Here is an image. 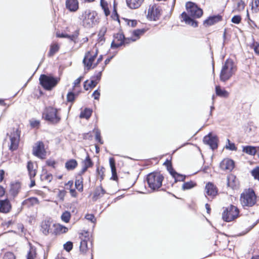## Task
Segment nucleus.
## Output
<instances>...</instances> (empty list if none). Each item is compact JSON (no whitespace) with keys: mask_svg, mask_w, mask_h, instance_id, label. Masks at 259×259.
I'll return each instance as SVG.
<instances>
[{"mask_svg":"<svg viewBox=\"0 0 259 259\" xmlns=\"http://www.w3.org/2000/svg\"><path fill=\"white\" fill-rule=\"evenodd\" d=\"M220 167L223 170H232L234 167V161L229 159H224L220 163Z\"/></svg>","mask_w":259,"mask_h":259,"instance_id":"15","label":"nucleus"},{"mask_svg":"<svg viewBox=\"0 0 259 259\" xmlns=\"http://www.w3.org/2000/svg\"><path fill=\"white\" fill-rule=\"evenodd\" d=\"M164 164L167 166V169L169 170V169L170 170V166H171V163L169 161L167 160L164 163Z\"/></svg>","mask_w":259,"mask_h":259,"instance_id":"63","label":"nucleus"},{"mask_svg":"<svg viewBox=\"0 0 259 259\" xmlns=\"http://www.w3.org/2000/svg\"><path fill=\"white\" fill-rule=\"evenodd\" d=\"M236 70L234 62L231 59H227L222 66L220 75V80L226 82L235 74Z\"/></svg>","mask_w":259,"mask_h":259,"instance_id":"2","label":"nucleus"},{"mask_svg":"<svg viewBox=\"0 0 259 259\" xmlns=\"http://www.w3.org/2000/svg\"><path fill=\"white\" fill-rule=\"evenodd\" d=\"M251 174L255 179L259 181V166H256L253 168L251 170Z\"/></svg>","mask_w":259,"mask_h":259,"instance_id":"43","label":"nucleus"},{"mask_svg":"<svg viewBox=\"0 0 259 259\" xmlns=\"http://www.w3.org/2000/svg\"><path fill=\"white\" fill-rule=\"evenodd\" d=\"M73 244L71 242H67L64 245V248L67 251H70L72 249Z\"/></svg>","mask_w":259,"mask_h":259,"instance_id":"50","label":"nucleus"},{"mask_svg":"<svg viewBox=\"0 0 259 259\" xmlns=\"http://www.w3.org/2000/svg\"><path fill=\"white\" fill-rule=\"evenodd\" d=\"M163 177L159 172H152L147 177L149 187L152 190L159 189L162 185Z\"/></svg>","mask_w":259,"mask_h":259,"instance_id":"5","label":"nucleus"},{"mask_svg":"<svg viewBox=\"0 0 259 259\" xmlns=\"http://www.w3.org/2000/svg\"><path fill=\"white\" fill-rule=\"evenodd\" d=\"M97 53L98 50L95 48L92 51H89L85 54L83 60V63L87 70L93 68V63L97 57Z\"/></svg>","mask_w":259,"mask_h":259,"instance_id":"9","label":"nucleus"},{"mask_svg":"<svg viewBox=\"0 0 259 259\" xmlns=\"http://www.w3.org/2000/svg\"><path fill=\"white\" fill-rule=\"evenodd\" d=\"M227 185L232 189H235L238 187V181L234 175L230 174L228 176Z\"/></svg>","mask_w":259,"mask_h":259,"instance_id":"17","label":"nucleus"},{"mask_svg":"<svg viewBox=\"0 0 259 259\" xmlns=\"http://www.w3.org/2000/svg\"><path fill=\"white\" fill-rule=\"evenodd\" d=\"M145 32L144 29H137L133 32V37L131 38L132 41H135L139 38L140 36Z\"/></svg>","mask_w":259,"mask_h":259,"instance_id":"33","label":"nucleus"},{"mask_svg":"<svg viewBox=\"0 0 259 259\" xmlns=\"http://www.w3.org/2000/svg\"><path fill=\"white\" fill-rule=\"evenodd\" d=\"M47 163L48 165L51 166H54L55 164H56V162L55 161L53 160H48L47 161Z\"/></svg>","mask_w":259,"mask_h":259,"instance_id":"64","label":"nucleus"},{"mask_svg":"<svg viewBox=\"0 0 259 259\" xmlns=\"http://www.w3.org/2000/svg\"><path fill=\"white\" fill-rule=\"evenodd\" d=\"M11 145L10 149L13 151L16 150L18 146L20 138V132L18 130L14 132L10 136Z\"/></svg>","mask_w":259,"mask_h":259,"instance_id":"12","label":"nucleus"},{"mask_svg":"<svg viewBox=\"0 0 259 259\" xmlns=\"http://www.w3.org/2000/svg\"><path fill=\"white\" fill-rule=\"evenodd\" d=\"M82 78H83L82 77L80 76V77H78V78H77L74 81V82L73 83V84H74L73 87L74 88L77 87L80 84V81L82 80Z\"/></svg>","mask_w":259,"mask_h":259,"instance_id":"59","label":"nucleus"},{"mask_svg":"<svg viewBox=\"0 0 259 259\" xmlns=\"http://www.w3.org/2000/svg\"><path fill=\"white\" fill-rule=\"evenodd\" d=\"M206 194L209 196H215L217 193L215 187L210 183H208L205 186Z\"/></svg>","mask_w":259,"mask_h":259,"instance_id":"23","label":"nucleus"},{"mask_svg":"<svg viewBox=\"0 0 259 259\" xmlns=\"http://www.w3.org/2000/svg\"><path fill=\"white\" fill-rule=\"evenodd\" d=\"M222 19V17L219 15L210 16L203 22V25L206 27L209 26L221 21Z\"/></svg>","mask_w":259,"mask_h":259,"instance_id":"14","label":"nucleus"},{"mask_svg":"<svg viewBox=\"0 0 259 259\" xmlns=\"http://www.w3.org/2000/svg\"><path fill=\"white\" fill-rule=\"evenodd\" d=\"M39 81L40 84L45 89L51 90L56 86L58 80L53 76L42 74L40 76Z\"/></svg>","mask_w":259,"mask_h":259,"instance_id":"8","label":"nucleus"},{"mask_svg":"<svg viewBox=\"0 0 259 259\" xmlns=\"http://www.w3.org/2000/svg\"><path fill=\"white\" fill-rule=\"evenodd\" d=\"M52 223L49 220H45L41 223V231L44 234L47 235L50 233Z\"/></svg>","mask_w":259,"mask_h":259,"instance_id":"20","label":"nucleus"},{"mask_svg":"<svg viewBox=\"0 0 259 259\" xmlns=\"http://www.w3.org/2000/svg\"><path fill=\"white\" fill-rule=\"evenodd\" d=\"M196 186V183L193 181H190L184 183L182 185V189L183 190H186L190 189Z\"/></svg>","mask_w":259,"mask_h":259,"instance_id":"37","label":"nucleus"},{"mask_svg":"<svg viewBox=\"0 0 259 259\" xmlns=\"http://www.w3.org/2000/svg\"><path fill=\"white\" fill-rule=\"evenodd\" d=\"M109 163L112 172V178L111 179L113 180H117V176L116 174V170L115 167V162L114 159L112 157L109 158Z\"/></svg>","mask_w":259,"mask_h":259,"instance_id":"26","label":"nucleus"},{"mask_svg":"<svg viewBox=\"0 0 259 259\" xmlns=\"http://www.w3.org/2000/svg\"><path fill=\"white\" fill-rule=\"evenodd\" d=\"M98 83V80H96L92 78L91 81L89 82L88 86L90 88V89H93L96 86Z\"/></svg>","mask_w":259,"mask_h":259,"instance_id":"53","label":"nucleus"},{"mask_svg":"<svg viewBox=\"0 0 259 259\" xmlns=\"http://www.w3.org/2000/svg\"><path fill=\"white\" fill-rule=\"evenodd\" d=\"M251 47L254 50V52L259 55V43L257 42H254L251 45Z\"/></svg>","mask_w":259,"mask_h":259,"instance_id":"46","label":"nucleus"},{"mask_svg":"<svg viewBox=\"0 0 259 259\" xmlns=\"http://www.w3.org/2000/svg\"><path fill=\"white\" fill-rule=\"evenodd\" d=\"M143 1L144 0H126L127 6L133 9L140 7Z\"/></svg>","mask_w":259,"mask_h":259,"instance_id":"22","label":"nucleus"},{"mask_svg":"<svg viewBox=\"0 0 259 259\" xmlns=\"http://www.w3.org/2000/svg\"><path fill=\"white\" fill-rule=\"evenodd\" d=\"M3 259H15V256L12 252H8L5 254Z\"/></svg>","mask_w":259,"mask_h":259,"instance_id":"51","label":"nucleus"},{"mask_svg":"<svg viewBox=\"0 0 259 259\" xmlns=\"http://www.w3.org/2000/svg\"><path fill=\"white\" fill-rule=\"evenodd\" d=\"M97 171L98 175L100 177V180L102 181L104 179V168L103 167H101L100 169L98 168Z\"/></svg>","mask_w":259,"mask_h":259,"instance_id":"52","label":"nucleus"},{"mask_svg":"<svg viewBox=\"0 0 259 259\" xmlns=\"http://www.w3.org/2000/svg\"><path fill=\"white\" fill-rule=\"evenodd\" d=\"M96 140L101 144H102L103 143L101 138L100 133L98 131H97L96 132Z\"/></svg>","mask_w":259,"mask_h":259,"instance_id":"55","label":"nucleus"},{"mask_svg":"<svg viewBox=\"0 0 259 259\" xmlns=\"http://www.w3.org/2000/svg\"><path fill=\"white\" fill-rule=\"evenodd\" d=\"M159 16L160 11L156 7L152 6L148 9L147 16L151 20H156Z\"/></svg>","mask_w":259,"mask_h":259,"instance_id":"16","label":"nucleus"},{"mask_svg":"<svg viewBox=\"0 0 259 259\" xmlns=\"http://www.w3.org/2000/svg\"><path fill=\"white\" fill-rule=\"evenodd\" d=\"M75 186L76 188L79 191H82L83 190V184H82V179L80 178V179L76 180L75 182Z\"/></svg>","mask_w":259,"mask_h":259,"instance_id":"39","label":"nucleus"},{"mask_svg":"<svg viewBox=\"0 0 259 259\" xmlns=\"http://www.w3.org/2000/svg\"><path fill=\"white\" fill-rule=\"evenodd\" d=\"M42 117L51 123L54 124L59 122L61 120L58 110L51 106L46 108L42 114Z\"/></svg>","mask_w":259,"mask_h":259,"instance_id":"4","label":"nucleus"},{"mask_svg":"<svg viewBox=\"0 0 259 259\" xmlns=\"http://www.w3.org/2000/svg\"><path fill=\"white\" fill-rule=\"evenodd\" d=\"M101 5L102 6L103 8H104V12H105V15L106 16L108 15L109 14V11L108 10V9H107L105 8V6L103 4L102 0H101Z\"/></svg>","mask_w":259,"mask_h":259,"instance_id":"62","label":"nucleus"},{"mask_svg":"<svg viewBox=\"0 0 259 259\" xmlns=\"http://www.w3.org/2000/svg\"><path fill=\"white\" fill-rule=\"evenodd\" d=\"M66 7L71 12H75L78 9L77 0H66Z\"/></svg>","mask_w":259,"mask_h":259,"instance_id":"19","label":"nucleus"},{"mask_svg":"<svg viewBox=\"0 0 259 259\" xmlns=\"http://www.w3.org/2000/svg\"><path fill=\"white\" fill-rule=\"evenodd\" d=\"M77 166V162L75 159H70L65 163V167L68 170H73Z\"/></svg>","mask_w":259,"mask_h":259,"instance_id":"31","label":"nucleus"},{"mask_svg":"<svg viewBox=\"0 0 259 259\" xmlns=\"http://www.w3.org/2000/svg\"><path fill=\"white\" fill-rule=\"evenodd\" d=\"M59 46L58 44H55L51 46L50 50L49 53V56H53L56 52L59 51Z\"/></svg>","mask_w":259,"mask_h":259,"instance_id":"36","label":"nucleus"},{"mask_svg":"<svg viewBox=\"0 0 259 259\" xmlns=\"http://www.w3.org/2000/svg\"><path fill=\"white\" fill-rule=\"evenodd\" d=\"M82 163L83 167L81 171L82 174L84 173L88 168L92 167L93 165V163L88 154L87 155L85 159L82 162Z\"/></svg>","mask_w":259,"mask_h":259,"instance_id":"27","label":"nucleus"},{"mask_svg":"<svg viewBox=\"0 0 259 259\" xmlns=\"http://www.w3.org/2000/svg\"><path fill=\"white\" fill-rule=\"evenodd\" d=\"M252 10L255 13L259 11V0H253L252 2Z\"/></svg>","mask_w":259,"mask_h":259,"instance_id":"44","label":"nucleus"},{"mask_svg":"<svg viewBox=\"0 0 259 259\" xmlns=\"http://www.w3.org/2000/svg\"><path fill=\"white\" fill-rule=\"evenodd\" d=\"M11 205L8 200H0V211L4 213L8 212L11 209Z\"/></svg>","mask_w":259,"mask_h":259,"instance_id":"21","label":"nucleus"},{"mask_svg":"<svg viewBox=\"0 0 259 259\" xmlns=\"http://www.w3.org/2000/svg\"><path fill=\"white\" fill-rule=\"evenodd\" d=\"M114 38L111 44V47L113 48H116L121 46L124 39V36L123 34L118 33L114 35Z\"/></svg>","mask_w":259,"mask_h":259,"instance_id":"13","label":"nucleus"},{"mask_svg":"<svg viewBox=\"0 0 259 259\" xmlns=\"http://www.w3.org/2000/svg\"><path fill=\"white\" fill-rule=\"evenodd\" d=\"M106 192L102 186H99L96 188L93 199L94 200H97L99 198L102 197Z\"/></svg>","mask_w":259,"mask_h":259,"instance_id":"30","label":"nucleus"},{"mask_svg":"<svg viewBox=\"0 0 259 259\" xmlns=\"http://www.w3.org/2000/svg\"><path fill=\"white\" fill-rule=\"evenodd\" d=\"M88 248V243L87 240L86 239L81 240L80 244V250L84 252H85Z\"/></svg>","mask_w":259,"mask_h":259,"instance_id":"42","label":"nucleus"},{"mask_svg":"<svg viewBox=\"0 0 259 259\" xmlns=\"http://www.w3.org/2000/svg\"><path fill=\"white\" fill-rule=\"evenodd\" d=\"M37 166L32 161H29L27 162V169L28 171L29 178H34L36 174Z\"/></svg>","mask_w":259,"mask_h":259,"instance_id":"18","label":"nucleus"},{"mask_svg":"<svg viewBox=\"0 0 259 259\" xmlns=\"http://www.w3.org/2000/svg\"><path fill=\"white\" fill-rule=\"evenodd\" d=\"M35 248L30 246L29 252L27 253V259H34L36 257Z\"/></svg>","mask_w":259,"mask_h":259,"instance_id":"35","label":"nucleus"},{"mask_svg":"<svg viewBox=\"0 0 259 259\" xmlns=\"http://www.w3.org/2000/svg\"><path fill=\"white\" fill-rule=\"evenodd\" d=\"M215 93L218 96L223 98H228L229 96V92L224 89H221L219 85L215 87Z\"/></svg>","mask_w":259,"mask_h":259,"instance_id":"29","label":"nucleus"},{"mask_svg":"<svg viewBox=\"0 0 259 259\" xmlns=\"http://www.w3.org/2000/svg\"><path fill=\"white\" fill-rule=\"evenodd\" d=\"M227 142L228 144H227L226 146V149L232 151H236L237 150V148L236 147L234 143H231L229 139H227Z\"/></svg>","mask_w":259,"mask_h":259,"instance_id":"45","label":"nucleus"},{"mask_svg":"<svg viewBox=\"0 0 259 259\" xmlns=\"http://www.w3.org/2000/svg\"><path fill=\"white\" fill-rule=\"evenodd\" d=\"M38 203V200L36 198L31 197L25 200L22 202L23 205H33Z\"/></svg>","mask_w":259,"mask_h":259,"instance_id":"34","label":"nucleus"},{"mask_svg":"<svg viewBox=\"0 0 259 259\" xmlns=\"http://www.w3.org/2000/svg\"><path fill=\"white\" fill-rule=\"evenodd\" d=\"M106 32V28L105 27H102L100 29L98 36L100 40H102L104 39V36Z\"/></svg>","mask_w":259,"mask_h":259,"instance_id":"47","label":"nucleus"},{"mask_svg":"<svg viewBox=\"0 0 259 259\" xmlns=\"http://www.w3.org/2000/svg\"><path fill=\"white\" fill-rule=\"evenodd\" d=\"M66 194V191L64 190H59L58 194V197L62 200L64 199V197Z\"/></svg>","mask_w":259,"mask_h":259,"instance_id":"54","label":"nucleus"},{"mask_svg":"<svg viewBox=\"0 0 259 259\" xmlns=\"http://www.w3.org/2000/svg\"><path fill=\"white\" fill-rule=\"evenodd\" d=\"M20 188V184L19 183H16L11 185V188L10 191L12 193L15 194L17 193L19 189Z\"/></svg>","mask_w":259,"mask_h":259,"instance_id":"40","label":"nucleus"},{"mask_svg":"<svg viewBox=\"0 0 259 259\" xmlns=\"http://www.w3.org/2000/svg\"><path fill=\"white\" fill-rule=\"evenodd\" d=\"M218 139L215 135H213L211 133L208 134L205 136L203 138V142L205 144L209 146L212 150L218 148Z\"/></svg>","mask_w":259,"mask_h":259,"instance_id":"11","label":"nucleus"},{"mask_svg":"<svg viewBox=\"0 0 259 259\" xmlns=\"http://www.w3.org/2000/svg\"><path fill=\"white\" fill-rule=\"evenodd\" d=\"M242 151L251 156H254L256 152V148L252 146H244L242 147Z\"/></svg>","mask_w":259,"mask_h":259,"instance_id":"24","label":"nucleus"},{"mask_svg":"<svg viewBox=\"0 0 259 259\" xmlns=\"http://www.w3.org/2000/svg\"><path fill=\"white\" fill-rule=\"evenodd\" d=\"M100 96V93L98 90L95 91L93 94V96L95 100H98L99 99Z\"/></svg>","mask_w":259,"mask_h":259,"instance_id":"58","label":"nucleus"},{"mask_svg":"<svg viewBox=\"0 0 259 259\" xmlns=\"http://www.w3.org/2000/svg\"><path fill=\"white\" fill-rule=\"evenodd\" d=\"M241 20V18L239 15L234 16L231 19V21L232 23L235 24H239Z\"/></svg>","mask_w":259,"mask_h":259,"instance_id":"49","label":"nucleus"},{"mask_svg":"<svg viewBox=\"0 0 259 259\" xmlns=\"http://www.w3.org/2000/svg\"><path fill=\"white\" fill-rule=\"evenodd\" d=\"M240 202L243 207H252L256 202V196L251 189H245L241 194Z\"/></svg>","mask_w":259,"mask_h":259,"instance_id":"3","label":"nucleus"},{"mask_svg":"<svg viewBox=\"0 0 259 259\" xmlns=\"http://www.w3.org/2000/svg\"><path fill=\"white\" fill-rule=\"evenodd\" d=\"M101 76V71L99 72L98 74L95 76L92 77V78L96 80H98V82L100 81Z\"/></svg>","mask_w":259,"mask_h":259,"instance_id":"61","label":"nucleus"},{"mask_svg":"<svg viewBox=\"0 0 259 259\" xmlns=\"http://www.w3.org/2000/svg\"><path fill=\"white\" fill-rule=\"evenodd\" d=\"M238 208L233 205H231L225 209L222 214V218L224 221L229 222L236 219L239 215Z\"/></svg>","mask_w":259,"mask_h":259,"instance_id":"7","label":"nucleus"},{"mask_svg":"<svg viewBox=\"0 0 259 259\" xmlns=\"http://www.w3.org/2000/svg\"><path fill=\"white\" fill-rule=\"evenodd\" d=\"M137 22L136 20H129L127 24L128 26H131L132 27H134L137 25Z\"/></svg>","mask_w":259,"mask_h":259,"instance_id":"60","label":"nucleus"},{"mask_svg":"<svg viewBox=\"0 0 259 259\" xmlns=\"http://www.w3.org/2000/svg\"><path fill=\"white\" fill-rule=\"evenodd\" d=\"M85 218L87 220L90 221L92 222H94V220H95L94 215L92 214H87Z\"/></svg>","mask_w":259,"mask_h":259,"instance_id":"57","label":"nucleus"},{"mask_svg":"<svg viewBox=\"0 0 259 259\" xmlns=\"http://www.w3.org/2000/svg\"><path fill=\"white\" fill-rule=\"evenodd\" d=\"M186 8L188 14L185 12H183L181 14L183 21L189 25L194 27L198 26L197 22L194 21L190 16L194 18H199L203 14L202 10L198 8L194 3L192 2H187L186 4Z\"/></svg>","mask_w":259,"mask_h":259,"instance_id":"1","label":"nucleus"},{"mask_svg":"<svg viewBox=\"0 0 259 259\" xmlns=\"http://www.w3.org/2000/svg\"><path fill=\"white\" fill-rule=\"evenodd\" d=\"M33 154L41 159L45 158L46 151L45 149L44 144L42 142H38L35 144L33 148Z\"/></svg>","mask_w":259,"mask_h":259,"instance_id":"10","label":"nucleus"},{"mask_svg":"<svg viewBox=\"0 0 259 259\" xmlns=\"http://www.w3.org/2000/svg\"><path fill=\"white\" fill-rule=\"evenodd\" d=\"M39 121L38 120H32L30 121V125L32 127H37L39 125Z\"/></svg>","mask_w":259,"mask_h":259,"instance_id":"56","label":"nucleus"},{"mask_svg":"<svg viewBox=\"0 0 259 259\" xmlns=\"http://www.w3.org/2000/svg\"><path fill=\"white\" fill-rule=\"evenodd\" d=\"M169 173L175 179V182L184 181L186 176L177 173L172 167L170 166V170L169 169Z\"/></svg>","mask_w":259,"mask_h":259,"instance_id":"25","label":"nucleus"},{"mask_svg":"<svg viewBox=\"0 0 259 259\" xmlns=\"http://www.w3.org/2000/svg\"><path fill=\"white\" fill-rule=\"evenodd\" d=\"M55 228V233L56 234L65 233L68 231V229L59 224L53 225Z\"/></svg>","mask_w":259,"mask_h":259,"instance_id":"28","label":"nucleus"},{"mask_svg":"<svg viewBox=\"0 0 259 259\" xmlns=\"http://www.w3.org/2000/svg\"><path fill=\"white\" fill-rule=\"evenodd\" d=\"M92 111L89 109L86 108L84 110L81 112L80 114V118H85L88 119L92 115Z\"/></svg>","mask_w":259,"mask_h":259,"instance_id":"38","label":"nucleus"},{"mask_svg":"<svg viewBox=\"0 0 259 259\" xmlns=\"http://www.w3.org/2000/svg\"><path fill=\"white\" fill-rule=\"evenodd\" d=\"M70 213L68 211H65L63 213V214L61 215V219L63 221H64L65 223L69 222L70 219Z\"/></svg>","mask_w":259,"mask_h":259,"instance_id":"41","label":"nucleus"},{"mask_svg":"<svg viewBox=\"0 0 259 259\" xmlns=\"http://www.w3.org/2000/svg\"><path fill=\"white\" fill-rule=\"evenodd\" d=\"M235 3L236 6L234 7L233 12H240L244 9L245 4L242 0H236Z\"/></svg>","mask_w":259,"mask_h":259,"instance_id":"32","label":"nucleus"},{"mask_svg":"<svg viewBox=\"0 0 259 259\" xmlns=\"http://www.w3.org/2000/svg\"><path fill=\"white\" fill-rule=\"evenodd\" d=\"M96 16L97 13L95 12L90 10L85 11L80 18L82 25L87 28L93 27L97 22Z\"/></svg>","mask_w":259,"mask_h":259,"instance_id":"6","label":"nucleus"},{"mask_svg":"<svg viewBox=\"0 0 259 259\" xmlns=\"http://www.w3.org/2000/svg\"><path fill=\"white\" fill-rule=\"evenodd\" d=\"M75 96L72 92H69L67 95V100L68 102H73L75 99Z\"/></svg>","mask_w":259,"mask_h":259,"instance_id":"48","label":"nucleus"}]
</instances>
